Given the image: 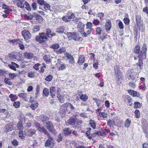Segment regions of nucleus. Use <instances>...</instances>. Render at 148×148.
I'll return each mask as SVG.
<instances>
[{
    "mask_svg": "<svg viewBox=\"0 0 148 148\" xmlns=\"http://www.w3.org/2000/svg\"><path fill=\"white\" fill-rule=\"evenodd\" d=\"M147 50V45L145 44L143 45L141 49L140 46L138 45H136L134 48V52L136 54H138L139 62L136 64L138 69H140L143 67V63L142 60L146 58Z\"/></svg>",
    "mask_w": 148,
    "mask_h": 148,
    "instance_id": "f257e3e1",
    "label": "nucleus"
},
{
    "mask_svg": "<svg viewBox=\"0 0 148 148\" xmlns=\"http://www.w3.org/2000/svg\"><path fill=\"white\" fill-rule=\"evenodd\" d=\"M36 127L40 132H42L47 135L49 139L45 143V146L46 147H49L50 148H53L54 146V140L53 138L51 136L47 130L43 126L41 127L39 123H36Z\"/></svg>",
    "mask_w": 148,
    "mask_h": 148,
    "instance_id": "f03ea898",
    "label": "nucleus"
},
{
    "mask_svg": "<svg viewBox=\"0 0 148 148\" xmlns=\"http://www.w3.org/2000/svg\"><path fill=\"white\" fill-rule=\"evenodd\" d=\"M69 107L72 110H74L75 108L71 103H66L62 104L60 107L59 113L62 117H64L67 111V108Z\"/></svg>",
    "mask_w": 148,
    "mask_h": 148,
    "instance_id": "7ed1b4c3",
    "label": "nucleus"
},
{
    "mask_svg": "<svg viewBox=\"0 0 148 148\" xmlns=\"http://www.w3.org/2000/svg\"><path fill=\"white\" fill-rule=\"evenodd\" d=\"M82 123V121L79 119H77L76 116H73L66 122L67 125H80Z\"/></svg>",
    "mask_w": 148,
    "mask_h": 148,
    "instance_id": "20e7f679",
    "label": "nucleus"
},
{
    "mask_svg": "<svg viewBox=\"0 0 148 148\" xmlns=\"http://www.w3.org/2000/svg\"><path fill=\"white\" fill-rule=\"evenodd\" d=\"M47 34L45 33H41L39 34V36H37L36 37V40L40 43L43 42L48 38Z\"/></svg>",
    "mask_w": 148,
    "mask_h": 148,
    "instance_id": "39448f33",
    "label": "nucleus"
},
{
    "mask_svg": "<svg viewBox=\"0 0 148 148\" xmlns=\"http://www.w3.org/2000/svg\"><path fill=\"white\" fill-rule=\"evenodd\" d=\"M46 127L49 131L55 134L56 132L54 129L53 125L51 121H49L46 123Z\"/></svg>",
    "mask_w": 148,
    "mask_h": 148,
    "instance_id": "423d86ee",
    "label": "nucleus"
},
{
    "mask_svg": "<svg viewBox=\"0 0 148 148\" xmlns=\"http://www.w3.org/2000/svg\"><path fill=\"white\" fill-rule=\"evenodd\" d=\"M67 36L69 40H77V38L78 37L79 34L76 32L73 33L68 32L67 33Z\"/></svg>",
    "mask_w": 148,
    "mask_h": 148,
    "instance_id": "0eeeda50",
    "label": "nucleus"
},
{
    "mask_svg": "<svg viewBox=\"0 0 148 148\" xmlns=\"http://www.w3.org/2000/svg\"><path fill=\"white\" fill-rule=\"evenodd\" d=\"M114 72L116 76L117 80H119L122 78V74L120 72L119 68L118 65H116L114 66Z\"/></svg>",
    "mask_w": 148,
    "mask_h": 148,
    "instance_id": "6e6552de",
    "label": "nucleus"
},
{
    "mask_svg": "<svg viewBox=\"0 0 148 148\" xmlns=\"http://www.w3.org/2000/svg\"><path fill=\"white\" fill-rule=\"evenodd\" d=\"M56 66L59 71H62L65 69L67 66L66 65L64 64L60 61H58L57 63Z\"/></svg>",
    "mask_w": 148,
    "mask_h": 148,
    "instance_id": "1a4fd4ad",
    "label": "nucleus"
},
{
    "mask_svg": "<svg viewBox=\"0 0 148 148\" xmlns=\"http://www.w3.org/2000/svg\"><path fill=\"white\" fill-rule=\"evenodd\" d=\"M22 35L25 40L30 38L31 35L30 32L28 31L24 30L22 32Z\"/></svg>",
    "mask_w": 148,
    "mask_h": 148,
    "instance_id": "9d476101",
    "label": "nucleus"
},
{
    "mask_svg": "<svg viewBox=\"0 0 148 148\" xmlns=\"http://www.w3.org/2000/svg\"><path fill=\"white\" fill-rule=\"evenodd\" d=\"M84 25L82 22H79L78 23L77 29L79 32H80L81 35L83 33L84 34Z\"/></svg>",
    "mask_w": 148,
    "mask_h": 148,
    "instance_id": "9b49d317",
    "label": "nucleus"
},
{
    "mask_svg": "<svg viewBox=\"0 0 148 148\" xmlns=\"http://www.w3.org/2000/svg\"><path fill=\"white\" fill-rule=\"evenodd\" d=\"M36 132V130L34 129H31L30 130H26L24 131L25 134L28 136H32V135L35 134Z\"/></svg>",
    "mask_w": 148,
    "mask_h": 148,
    "instance_id": "f8f14e48",
    "label": "nucleus"
},
{
    "mask_svg": "<svg viewBox=\"0 0 148 148\" xmlns=\"http://www.w3.org/2000/svg\"><path fill=\"white\" fill-rule=\"evenodd\" d=\"M10 42L11 43H13L14 44H18V46L20 47V49L21 50H23L24 49V45L21 43H20V41L19 40L15 39L11 40Z\"/></svg>",
    "mask_w": 148,
    "mask_h": 148,
    "instance_id": "ddd939ff",
    "label": "nucleus"
},
{
    "mask_svg": "<svg viewBox=\"0 0 148 148\" xmlns=\"http://www.w3.org/2000/svg\"><path fill=\"white\" fill-rule=\"evenodd\" d=\"M140 20V16H136V22L139 30L141 32H143L144 30V27L143 25H139L138 23L139 22Z\"/></svg>",
    "mask_w": 148,
    "mask_h": 148,
    "instance_id": "4468645a",
    "label": "nucleus"
},
{
    "mask_svg": "<svg viewBox=\"0 0 148 148\" xmlns=\"http://www.w3.org/2000/svg\"><path fill=\"white\" fill-rule=\"evenodd\" d=\"M14 1L15 3H17V6L21 9L24 8L23 2H24L25 0H14Z\"/></svg>",
    "mask_w": 148,
    "mask_h": 148,
    "instance_id": "2eb2a0df",
    "label": "nucleus"
},
{
    "mask_svg": "<svg viewBox=\"0 0 148 148\" xmlns=\"http://www.w3.org/2000/svg\"><path fill=\"white\" fill-rule=\"evenodd\" d=\"M105 27L106 32H108L110 30L112 27V23L109 20L106 21Z\"/></svg>",
    "mask_w": 148,
    "mask_h": 148,
    "instance_id": "dca6fc26",
    "label": "nucleus"
},
{
    "mask_svg": "<svg viewBox=\"0 0 148 148\" xmlns=\"http://www.w3.org/2000/svg\"><path fill=\"white\" fill-rule=\"evenodd\" d=\"M65 55L66 56V57L67 58V59L69 60V62L70 64H73L75 63L74 58L71 54L68 53H66Z\"/></svg>",
    "mask_w": 148,
    "mask_h": 148,
    "instance_id": "f3484780",
    "label": "nucleus"
},
{
    "mask_svg": "<svg viewBox=\"0 0 148 148\" xmlns=\"http://www.w3.org/2000/svg\"><path fill=\"white\" fill-rule=\"evenodd\" d=\"M123 98L125 102L129 104V105L130 106L132 105V104L130 103L132 101V99L130 97L127 95H125L123 96Z\"/></svg>",
    "mask_w": 148,
    "mask_h": 148,
    "instance_id": "a211bd4d",
    "label": "nucleus"
},
{
    "mask_svg": "<svg viewBox=\"0 0 148 148\" xmlns=\"http://www.w3.org/2000/svg\"><path fill=\"white\" fill-rule=\"evenodd\" d=\"M108 36L106 33H104L101 36L100 35L99 37V39L100 41L102 42L105 41L108 38Z\"/></svg>",
    "mask_w": 148,
    "mask_h": 148,
    "instance_id": "6ab92c4d",
    "label": "nucleus"
},
{
    "mask_svg": "<svg viewBox=\"0 0 148 148\" xmlns=\"http://www.w3.org/2000/svg\"><path fill=\"white\" fill-rule=\"evenodd\" d=\"M18 96L20 98H23L25 101H28V97L27 94L25 93H21L19 94Z\"/></svg>",
    "mask_w": 148,
    "mask_h": 148,
    "instance_id": "aec40b11",
    "label": "nucleus"
},
{
    "mask_svg": "<svg viewBox=\"0 0 148 148\" xmlns=\"http://www.w3.org/2000/svg\"><path fill=\"white\" fill-rule=\"evenodd\" d=\"M8 66L10 69L14 70H16V67L18 68L19 67L18 65L13 62H12L11 64H9Z\"/></svg>",
    "mask_w": 148,
    "mask_h": 148,
    "instance_id": "412c9836",
    "label": "nucleus"
},
{
    "mask_svg": "<svg viewBox=\"0 0 148 148\" xmlns=\"http://www.w3.org/2000/svg\"><path fill=\"white\" fill-rule=\"evenodd\" d=\"M50 92L51 97L53 98L56 94V89L55 87L53 86L51 87L50 89Z\"/></svg>",
    "mask_w": 148,
    "mask_h": 148,
    "instance_id": "4be33fe9",
    "label": "nucleus"
},
{
    "mask_svg": "<svg viewBox=\"0 0 148 148\" xmlns=\"http://www.w3.org/2000/svg\"><path fill=\"white\" fill-rule=\"evenodd\" d=\"M24 55L25 58L27 59H31L33 57V54L26 52L24 53Z\"/></svg>",
    "mask_w": 148,
    "mask_h": 148,
    "instance_id": "5701e85b",
    "label": "nucleus"
},
{
    "mask_svg": "<svg viewBox=\"0 0 148 148\" xmlns=\"http://www.w3.org/2000/svg\"><path fill=\"white\" fill-rule=\"evenodd\" d=\"M117 123V121L114 119H113L112 120L110 119L109 120L108 122V124L110 126L116 125V124Z\"/></svg>",
    "mask_w": 148,
    "mask_h": 148,
    "instance_id": "b1692460",
    "label": "nucleus"
},
{
    "mask_svg": "<svg viewBox=\"0 0 148 148\" xmlns=\"http://www.w3.org/2000/svg\"><path fill=\"white\" fill-rule=\"evenodd\" d=\"M46 32V34H47V36H48V38L53 37L55 35V33L52 32L51 30L49 29H47Z\"/></svg>",
    "mask_w": 148,
    "mask_h": 148,
    "instance_id": "393cba45",
    "label": "nucleus"
},
{
    "mask_svg": "<svg viewBox=\"0 0 148 148\" xmlns=\"http://www.w3.org/2000/svg\"><path fill=\"white\" fill-rule=\"evenodd\" d=\"M85 61V57L83 55H81L79 57L77 63L81 65Z\"/></svg>",
    "mask_w": 148,
    "mask_h": 148,
    "instance_id": "a878e982",
    "label": "nucleus"
},
{
    "mask_svg": "<svg viewBox=\"0 0 148 148\" xmlns=\"http://www.w3.org/2000/svg\"><path fill=\"white\" fill-rule=\"evenodd\" d=\"M24 8L27 11L29 12L31 11V9L29 3L27 1H25L23 3Z\"/></svg>",
    "mask_w": 148,
    "mask_h": 148,
    "instance_id": "bb28decb",
    "label": "nucleus"
},
{
    "mask_svg": "<svg viewBox=\"0 0 148 148\" xmlns=\"http://www.w3.org/2000/svg\"><path fill=\"white\" fill-rule=\"evenodd\" d=\"M40 120L43 122H45L49 120V118L46 115L42 114L39 116Z\"/></svg>",
    "mask_w": 148,
    "mask_h": 148,
    "instance_id": "cd10ccee",
    "label": "nucleus"
},
{
    "mask_svg": "<svg viewBox=\"0 0 148 148\" xmlns=\"http://www.w3.org/2000/svg\"><path fill=\"white\" fill-rule=\"evenodd\" d=\"M87 30L86 31V32L84 31V33L82 34V36L84 37H86L88 35L90 34L92 32V29H87Z\"/></svg>",
    "mask_w": 148,
    "mask_h": 148,
    "instance_id": "c85d7f7f",
    "label": "nucleus"
},
{
    "mask_svg": "<svg viewBox=\"0 0 148 148\" xmlns=\"http://www.w3.org/2000/svg\"><path fill=\"white\" fill-rule=\"evenodd\" d=\"M63 133L65 136L70 135L71 132V130L69 128H67L63 130Z\"/></svg>",
    "mask_w": 148,
    "mask_h": 148,
    "instance_id": "c756f323",
    "label": "nucleus"
},
{
    "mask_svg": "<svg viewBox=\"0 0 148 148\" xmlns=\"http://www.w3.org/2000/svg\"><path fill=\"white\" fill-rule=\"evenodd\" d=\"M95 31L97 35H100L102 32V29L99 27H97Z\"/></svg>",
    "mask_w": 148,
    "mask_h": 148,
    "instance_id": "7c9ffc66",
    "label": "nucleus"
},
{
    "mask_svg": "<svg viewBox=\"0 0 148 148\" xmlns=\"http://www.w3.org/2000/svg\"><path fill=\"white\" fill-rule=\"evenodd\" d=\"M25 134L24 131L23 132V131L22 130L19 131V132L18 133L19 137L22 139H23L25 138Z\"/></svg>",
    "mask_w": 148,
    "mask_h": 148,
    "instance_id": "2f4dec72",
    "label": "nucleus"
},
{
    "mask_svg": "<svg viewBox=\"0 0 148 148\" xmlns=\"http://www.w3.org/2000/svg\"><path fill=\"white\" fill-rule=\"evenodd\" d=\"M36 75V73L34 71H31L29 72L28 74V76L30 78H33Z\"/></svg>",
    "mask_w": 148,
    "mask_h": 148,
    "instance_id": "473e14b6",
    "label": "nucleus"
},
{
    "mask_svg": "<svg viewBox=\"0 0 148 148\" xmlns=\"http://www.w3.org/2000/svg\"><path fill=\"white\" fill-rule=\"evenodd\" d=\"M38 106V103L37 102L35 103H32L30 106V108L33 110L36 108Z\"/></svg>",
    "mask_w": 148,
    "mask_h": 148,
    "instance_id": "72a5a7b5",
    "label": "nucleus"
},
{
    "mask_svg": "<svg viewBox=\"0 0 148 148\" xmlns=\"http://www.w3.org/2000/svg\"><path fill=\"white\" fill-rule=\"evenodd\" d=\"M80 98L83 101H85L88 99V97L86 95L83 94L80 96Z\"/></svg>",
    "mask_w": 148,
    "mask_h": 148,
    "instance_id": "f704fd0d",
    "label": "nucleus"
},
{
    "mask_svg": "<svg viewBox=\"0 0 148 148\" xmlns=\"http://www.w3.org/2000/svg\"><path fill=\"white\" fill-rule=\"evenodd\" d=\"M99 115L100 117L104 118H106L107 117V114L106 113L104 112H99Z\"/></svg>",
    "mask_w": 148,
    "mask_h": 148,
    "instance_id": "c9c22d12",
    "label": "nucleus"
},
{
    "mask_svg": "<svg viewBox=\"0 0 148 148\" xmlns=\"http://www.w3.org/2000/svg\"><path fill=\"white\" fill-rule=\"evenodd\" d=\"M5 126L6 131L7 132L12 131L13 130V126L11 125H6Z\"/></svg>",
    "mask_w": 148,
    "mask_h": 148,
    "instance_id": "e433bc0d",
    "label": "nucleus"
},
{
    "mask_svg": "<svg viewBox=\"0 0 148 148\" xmlns=\"http://www.w3.org/2000/svg\"><path fill=\"white\" fill-rule=\"evenodd\" d=\"M9 97L11 99V100L12 101H14L17 99L16 95L12 94L10 95Z\"/></svg>",
    "mask_w": 148,
    "mask_h": 148,
    "instance_id": "4c0bfd02",
    "label": "nucleus"
},
{
    "mask_svg": "<svg viewBox=\"0 0 148 148\" xmlns=\"http://www.w3.org/2000/svg\"><path fill=\"white\" fill-rule=\"evenodd\" d=\"M40 28V27L38 25L34 26L33 30L34 32H36L39 31Z\"/></svg>",
    "mask_w": 148,
    "mask_h": 148,
    "instance_id": "58836bf2",
    "label": "nucleus"
},
{
    "mask_svg": "<svg viewBox=\"0 0 148 148\" xmlns=\"http://www.w3.org/2000/svg\"><path fill=\"white\" fill-rule=\"evenodd\" d=\"M89 122L91 126L94 129H95V128L96 124L94 121L91 119L90 120Z\"/></svg>",
    "mask_w": 148,
    "mask_h": 148,
    "instance_id": "ea45409f",
    "label": "nucleus"
},
{
    "mask_svg": "<svg viewBox=\"0 0 148 148\" xmlns=\"http://www.w3.org/2000/svg\"><path fill=\"white\" fill-rule=\"evenodd\" d=\"M66 51L65 48L64 47H62L61 49L57 51V54H61L64 52Z\"/></svg>",
    "mask_w": 148,
    "mask_h": 148,
    "instance_id": "a19ab883",
    "label": "nucleus"
},
{
    "mask_svg": "<svg viewBox=\"0 0 148 148\" xmlns=\"http://www.w3.org/2000/svg\"><path fill=\"white\" fill-rule=\"evenodd\" d=\"M131 121L128 119H126L125 122V127L128 128L130 126Z\"/></svg>",
    "mask_w": 148,
    "mask_h": 148,
    "instance_id": "79ce46f5",
    "label": "nucleus"
},
{
    "mask_svg": "<svg viewBox=\"0 0 148 148\" xmlns=\"http://www.w3.org/2000/svg\"><path fill=\"white\" fill-rule=\"evenodd\" d=\"M62 19L65 22H69L70 21V18L68 14V15L64 16L62 18Z\"/></svg>",
    "mask_w": 148,
    "mask_h": 148,
    "instance_id": "37998d69",
    "label": "nucleus"
},
{
    "mask_svg": "<svg viewBox=\"0 0 148 148\" xmlns=\"http://www.w3.org/2000/svg\"><path fill=\"white\" fill-rule=\"evenodd\" d=\"M44 8L45 11H46L50 10L51 7L50 5L48 4L45 3L44 4Z\"/></svg>",
    "mask_w": 148,
    "mask_h": 148,
    "instance_id": "c03bdc74",
    "label": "nucleus"
},
{
    "mask_svg": "<svg viewBox=\"0 0 148 148\" xmlns=\"http://www.w3.org/2000/svg\"><path fill=\"white\" fill-rule=\"evenodd\" d=\"M36 20L40 23H41L43 21L42 18L40 15H38L36 16Z\"/></svg>",
    "mask_w": 148,
    "mask_h": 148,
    "instance_id": "a18cd8bd",
    "label": "nucleus"
},
{
    "mask_svg": "<svg viewBox=\"0 0 148 148\" xmlns=\"http://www.w3.org/2000/svg\"><path fill=\"white\" fill-rule=\"evenodd\" d=\"M18 129L20 130H22L23 129L24 127L22 123L19 122L17 124Z\"/></svg>",
    "mask_w": 148,
    "mask_h": 148,
    "instance_id": "49530a36",
    "label": "nucleus"
},
{
    "mask_svg": "<svg viewBox=\"0 0 148 148\" xmlns=\"http://www.w3.org/2000/svg\"><path fill=\"white\" fill-rule=\"evenodd\" d=\"M43 94L45 96H47L49 95V89L46 88H44L43 90Z\"/></svg>",
    "mask_w": 148,
    "mask_h": 148,
    "instance_id": "de8ad7c7",
    "label": "nucleus"
},
{
    "mask_svg": "<svg viewBox=\"0 0 148 148\" xmlns=\"http://www.w3.org/2000/svg\"><path fill=\"white\" fill-rule=\"evenodd\" d=\"M92 25L91 23L88 22L86 24V29H92Z\"/></svg>",
    "mask_w": 148,
    "mask_h": 148,
    "instance_id": "09e8293b",
    "label": "nucleus"
},
{
    "mask_svg": "<svg viewBox=\"0 0 148 148\" xmlns=\"http://www.w3.org/2000/svg\"><path fill=\"white\" fill-rule=\"evenodd\" d=\"M20 103L19 101H16L14 102L13 106L16 108H18L19 107Z\"/></svg>",
    "mask_w": 148,
    "mask_h": 148,
    "instance_id": "8fccbe9b",
    "label": "nucleus"
},
{
    "mask_svg": "<svg viewBox=\"0 0 148 148\" xmlns=\"http://www.w3.org/2000/svg\"><path fill=\"white\" fill-rule=\"evenodd\" d=\"M134 113L136 117V118H138L140 117V113L139 111L138 110H136L135 111Z\"/></svg>",
    "mask_w": 148,
    "mask_h": 148,
    "instance_id": "3c124183",
    "label": "nucleus"
},
{
    "mask_svg": "<svg viewBox=\"0 0 148 148\" xmlns=\"http://www.w3.org/2000/svg\"><path fill=\"white\" fill-rule=\"evenodd\" d=\"M5 83L8 85H11L12 84V82L10 81V80L7 78H5L4 80Z\"/></svg>",
    "mask_w": 148,
    "mask_h": 148,
    "instance_id": "603ef678",
    "label": "nucleus"
},
{
    "mask_svg": "<svg viewBox=\"0 0 148 148\" xmlns=\"http://www.w3.org/2000/svg\"><path fill=\"white\" fill-rule=\"evenodd\" d=\"M60 47L59 45L57 44H54L50 46V48L53 49L58 48Z\"/></svg>",
    "mask_w": 148,
    "mask_h": 148,
    "instance_id": "864d4df0",
    "label": "nucleus"
},
{
    "mask_svg": "<svg viewBox=\"0 0 148 148\" xmlns=\"http://www.w3.org/2000/svg\"><path fill=\"white\" fill-rule=\"evenodd\" d=\"M53 78V76L51 75H49L46 77L45 78V80L48 82L51 81Z\"/></svg>",
    "mask_w": 148,
    "mask_h": 148,
    "instance_id": "5fc2aeb1",
    "label": "nucleus"
},
{
    "mask_svg": "<svg viewBox=\"0 0 148 148\" xmlns=\"http://www.w3.org/2000/svg\"><path fill=\"white\" fill-rule=\"evenodd\" d=\"M134 70L133 69H130L128 70L127 72V76L129 77L130 75H131L132 73H134Z\"/></svg>",
    "mask_w": 148,
    "mask_h": 148,
    "instance_id": "6e6d98bb",
    "label": "nucleus"
},
{
    "mask_svg": "<svg viewBox=\"0 0 148 148\" xmlns=\"http://www.w3.org/2000/svg\"><path fill=\"white\" fill-rule=\"evenodd\" d=\"M134 108L136 109L141 107L140 103L138 102H135L134 103Z\"/></svg>",
    "mask_w": 148,
    "mask_h": 148,
    "instance_id": "4d7b16f0",
    "label": "nucleus"
},
{
    "mask_svg": "<svg viewBox=\"0 0 148 148\" xmlns=\"http://www.w3.org/2000/svg\"><path fill=\"white\" fill-rule=\"evenodd\" d=\"M118 26L119 28L120 29H122L124 28V26L123 23L120 21L118 23Z\"/></svg>",
    "mask_w": 148,
    "mask_h": 148,
    "instance_id": "13d9d810",
    "label": "nucleus"
},
{
    "mask_svg": "<svg viewBox=\"0 0 148 148\" xmlns=\"http://www.w3.org/2000/svg\"><path fill=\"white\" fill-rule=\"evenodd\" d=\"M40 64L38 63L35 64L33 66V68L35 70L38 71L39 70V66Z\"/></svg>",
    "mask_w": 148,
    "mask_h": 148,
    "instance_id": "bf43d9fd",
    "label": "nucleus"
},
{
    "mask_svg": "<svg viewBox=\"0 0 148 148\" xmlns=\"http://www.w3.org/2000/svg\"><path fill=\"white\" fill-rule=\"evenodd\" d=\"M32 7L34 11H35L36 10V3L35 2H33L32 4Z\"/></svg>",
    "mask_w": 148,
    "mask_h": 148,
    "instance_id": "052dcab7",
    "label": "nucleus"
},
{
    "mask_svg": "<svg viewBox=\"0 0 148 148\" xmlns=\"http://www.w3.org/2000/svg\"><path fill=\"white\" fill-rule=\"evenodd\" d=\"M9 57L12 60H14V59L15 58V57L14 55V54L13 53H10L9 55Z\"/></svg>",
    "mask_w": 148,
    "mask_h": 148,
    "instance_id": "680f3d73",
    "label": "nucleus"
},
{
    "mask_svg": "<svg viewBox=\"0 0 148 148\" xmlns=\"http://www.w3.org/2000/svg\"><path fill=\"white\" fill-rule=\"evenodd\" d=\"M124 23L128 25L130 22V20L127 18H125L123 19Z\"/></svg>",
    "mask_w": 148,
    "mask_h": 148,
    "instance_id": "e2e57ef3",
    "label": "nucleus"
},
{
    "mask_svg": "<svg viewBox=\"0 0 148 148\" xmlns=\"http://www.w3.org/2000/svg\"><path fill=\"white\" fill-rule=\"evenodd\" d=\"M96 135L101 136H103L105 135L106 134L105 133H101L100 131H98L96 132Z\"/></svg>",
    "mask_w": 148,
    "mask_h": 148,
    "instance_id": "0e129e2a",
    "label": "nucleus"
},
{
    "mask_svg": "<svg viewBox=\"0 0 148 148\" xmlns=\"http://www.w3.org/2000/svg\"><path fill=\"white\" fill-rule=\"evenodd\" d=\"M86 134L88 138L89 139H91L92 138V136H91V134H90V132L89 131H87L86 132Z\"/></svg>",
    "mask_w": 148,
    "mask_h": 148,
    "instance_id": "69168bd1",
    "label": "nucleus"
},
{
    "mask_svg": "<svg viewBox=\"0 0 148 148\" xmlns=\"http://www.w3.org/2000/svg\"><path fill=\"white\" fill-rule=\"evenodd\" d=\"M12 144L14 146H17L18 145V142L16 140L14 139L12 142Z\"/></svg>",
    "mask_w": 148,
    "mask_h": 148,
    "instance_id": "338daca9",
    "label": "nucleus"
},
{
    "mask_svg": "<svg viewBox=\"0 0 148 148\" xmlns=\"http://www.w3.org/2000/svg\"><path fill=\"white\" fill-rule=\"evenodd\" d=\"M37 3L40 5H44L45 2L43 0H37Z\"/></svg>",
    "mask_w": 148,
    "mask_h": 148,
    "instance_id": "774afa93",
    "label": "nucleus"
}]
</instances>
